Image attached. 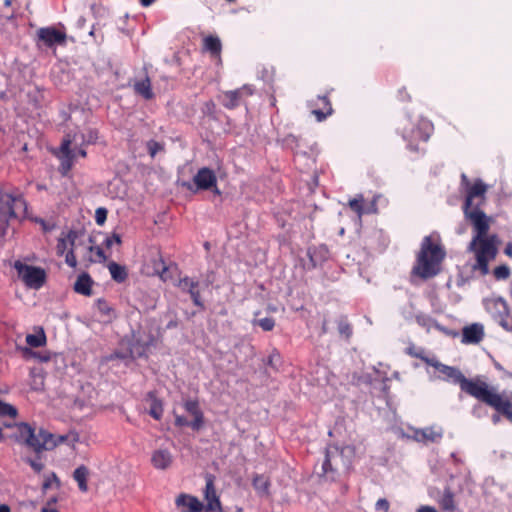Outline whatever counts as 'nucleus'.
I'll return each instance as SVG.
<instances>
[{"label":"nucleus","mask_w":512,"mask_h":512,"mask_svg":"<svg viewBox=\"0 0 512 512\" xmlns=\"http://www.w3.org/2000/svg\"><path fill=\"white\" fill-rule=\"evenodd\" d=\"M415 356L435 369L437 379L459 385L461 391L492 407L512 422V392H499L480 376L466 378L457 367L445 365L434 357L423 354Z\"/></svg>","instance_id":"nucleus-1"},{"label":"nucleus","mask_w":512,"mask_h":512,"mask_svg":"<svg viewBox=\"0 0 512 512\" xmlns=\"http://www.w3.org/2000/svg\"><path fill=\"white\" fill-rule=\"evenodd\" d=\"M466 219L470 221L474 229V236L469 244V251L475 254L476 262L473 270H479L481 275L489 273V262L497 255V237L488 236L492 218L487 216L478 205L475 208L464 209Z\"/></svg>","instance_id":"nucleus-2"},{"label":"nucleus","mask_w":512,"mask_h":512,"mask_svg":"<svg viewBox=\"0 0 512 512\" xmlns=\"http://www.w3.org/2000/svg\"><path fill=\"white\" fill-rule=\"evenodd\" d=\"M15 429V440L31 448L37 455L55 448L60 443L68 442L74 445L78 442L77 434L60 435L56 438L54 434L44 429L36 433L34 428L24 422L15 424Z\"/></svg>","instance_id":"nucleus-3"},{"label":"nucleus","mask_w":512,"mask_h":512,"mask_svg":"<svg viewBox=\"0 0 512 512\" xmlns=\"http://www.w3.org/2000/svg\"><path fill=\"white\" fill-rule=\"evenodd\" d=\"M446 256L437 235L425 236L422 240L420 251L417 255L413 274L422 279L436 276L441 270V263Z\"/></svg>","instance_id":"nucleus-4"},{"label":"nucleus","mask_w":512,"mask_h":512,"mask_svg":"<svg viewBox=\"0 0 512 512\" xmlns=\"http://www.w3.org/2000/svg\"><path fill=\"white\" fill-rule=\"evenodd\" d=\"M27 203L22 195H13L0 189V235H3L11 218H24Z\"/></svg>","instance_id":"nucleus-5"},{"label":"nucleus","mask_w":512,"mask_h":512,"mask_svg":"<svg viewBox=\"0 0 512 512\" xmlns=\"http://www.w3.org/2000/svg\"><path fill=\"white\" fill-rule=\"evenodd\" d=\"M85 245V235L81 231L69 230L62 233L58 238L56 245V253L58 256H65V263L76 268L78 262L75 250L79 246Z\"/></svg>","instance_id":"nucleus-6"},{"label":"nucleus","mask_w":512,"mask_h":512,"mask_svg":"<svg viewBox=\"0 0 512 512\" xmlns=\"http://www.w3.org/2000/svg\"><path fill=\"white\" fill-rule=\"evenodd\" d=\"M98 138V134L95 130H89L86 135L83 133H75L73 136L68 134L62 141L60 146V152H61V161H62V167L65 170H69L72 167L73 160H74V154L70 150V146L72 144L75 145H82V144H91L95 143V141Z\"/></svg>","instance_id":"nucleus-7"},{"label":"nucleus","mask_w":512,"mask_h":512,"mask_svg":"<svg viewBox=\"0 0 512 512\" xmlns=\"http://www.w3.org/2000/svg\"><path fill=\"white\" fill-rule=\"evenodd\" d=\"M14 267L18 277L29 288L39 289L45 282V271L39 267L30 266L20 261H16Z\"/></svg>","instance_id":"nucleus-8"},{"label":"nucleus","mask_w":512,"mask_h":512,"mask_svg":"<svg viewBox=\"0 0 512 512\" xmlns=\"http://www.w3.org/2000/svg\"><path fill=\"white\" fill-rule=\"evenodd\" d=\"M487 185L482 180H476L472 185L467 188V195L464 204V209L475 208L484 203Z\"/></svg>","instance_id":"nucleus-9"},{"label":"nucleus","mask_w":512,"mask_h":512,"mask_svg":"<svg viewBox=\"0 0 512 512\" xmlns=\"http://www.w3.org/2000/svg\"><path fill=\"white\" fill-rule=\"evenodd\" d=\"M340 465H345L343 459V450L338 447H329L326 449L325 460L322 464L323 474L338 470Z\"/></svg>","instance_id":"nucleus-10"},{"label":"nucleus","mask_w":512,"mask_h":512,"mask_svg":"<svg viewBox=\"0 0 512 512\" xmlns=\"http://www.w3.org/2000/svg\"><path fill=\"white\" fill-rule=\"evenodd\" d=\"M443 437V429L437 426L413 430V439L417 442L428 444L438 443Z\"/></svg>","instance_id":"nucleus-11"},{"label":"nucleus","mask_w":512,"mask_h":512,"mask_svg":"<svg viewBox=\"0 0 512 512\" xmlns=\"http://www.w3.org/2000/svg\"><path fill=\"white\" fill-rule=\"evenodd\" d=\"M204 498L206 500V511L215 512L221 511V503L219 497L217 496L216 489L214 486V478L211 475L206 477V486L204 490Z\"/></svg>","instance_id":"nucleus-12"},{"label":"nucleus","mask_w":512,"mask_h":512,"mask_svg":"<svg viewBox=\"0 0 512 512\" xmlns=\"http://www.w3.org/2000/svg\"><path fill=\"white\" fill-rule=\"evenodd\" d=\"M193 183L197 190H209L216 187L217 178L213 170L204 167L195 174Z\"/></svg>","instance_id":"nucleus-13"},{"label":"nucleus","mask_w":512,"mask_h":512,"mask_svg":"<svg viewBox=\"0 0 512 512\" xmlns=\"http://www.w3.org/2000/svg\"><path fill=\"white\" fill-rule=\"evenodd\" d=\"M37 36L48 47H52L55 44L62 45L66 41V34L53 27L40 28Z\"/></svg>","instance_id":"nucleus-14"},{"label":"nucleus","mask_w":512,"mask_h":512,"mask_svg":"<svg viewBox=\"0 0 512 512\" xmlns=\"http://www.w3.org/2000/svg\"><path fill=\"white\" fill-rule=\"evenodd\" d=\"M484 335V326L481 323H472L462 329L461 342L463 344H478L483 340Z\"/></svg>","instance_id":"nucleus-15"},{"label":"nucleus","mask_w":512,"mask_h":512,"mask_svg":"<svg viewBox=\"0 0 512 512\" xmlns=\"http://www.w3.org/2000/svg\"><path fill=\"white\" fill-rule=\"evenodd\" d=\"M183 407L185 411L193 417V420L190 422V427L193 430H199L200 428H202L204 424V415L202 410L200 409L198 401L188 399L184 402Z\"/></svg>","instance_id":"nucleus-16"},{"label":"nucleus","mask_w":512,"mask_h":512,"mask_svg":"<svg viewBox=\"0 0 512 512\" xmlns=\"http://www.w3.org/2000/svg\"><path fill=\"white\" fill-rule=\"evenodd\" d=\"M175 503L180 512H200L204 508L196 497L188 494H180Z\"/></svg>","instance_id":"nucleus-17"},{"label":"nucleus","mask_w":512,"mask_h":512,"mask_svg":"<svg viewBox=\"0 0 512 512\" xmlns=\"http://www.w3.org/2000/svg\"><path fill=\"white\" fill-rule=\"evenodd\" d=\"M173 462V456L168 449H157L153 451L151 463L158 470L168 469Z\"/></svg>","instance_id":"nucleus-18"},{"label":"nucleus","mask_w":512,"mask_h":512,"mask_svg":"<svg viewBox=\"0 0 512 512\" xmlns=\"http://www.w3.org/2000/svg\"><path fill=\"white\" fill-rule=\"evenodd\" d=\"M244 93L251 94V91L246 88L226 91L221 95V101L225 107L229 109L235 108L239 105L240 99Z\"/></svg>","instance_id":"nucleus-19"},{"label":"nucleus","mask_w":512,"mask_h":512,"mask_svg":"<svg viewBox=\"0 0 512 512\" xmlns=\"http://www.w3.org/2000/svg\"><path fill=\"white\" fill-rule=\"evenodd\" d=\"M92 284L93 280L89 274L82 273L78 276L76 282L74 283V290L78 294L90 296L92 294Z\"/></svg>","instance_id":"nucleus-20"},{"label":"nucleus","mask_w":512,"mask_h":512,"mask_svg":"<svg viewBox=\"0 0 512 512\" xmlns=\"http://www.w3.org/2000/svg\"><path fill=\"white\" fill-rule=\"evenodd\" d=\"M90 473L86 466L81 465L77 467L73 472V478L77 482L80 491L87 492L88 491V477Z\"/></svg>","instance_id":"nucleus-21"},{"label":"nucleus","mask_w":512,"mask_h":512,"mask_svg":"<svg viewBox=\"0 0 512 512\" xmlns=\"http://www.w3.org/2000/svg\"><path fill=\"white\" fill-rule=\"evenodd\" d=\"M147 399L150 401L149 414L155 419L160 420L163 416V403L153 392H149Z\"/></svg>","instance_id":"nucleus-22"},{"label":"nucleus","mask_w":512,"mask_h":512,"mask_svg":"<svg viewBox=\"0 0 512 512\" xmlns=\"http://www.w3.org/2000/svg\"><path fill=\"white\" fill-rule=\"evenodd\" d=\"M318 101L321 104V108L313 109L312 113L316 116L318 121H323L329 115L332 114L333 109H332L329 99L326 96L318 97Z\"/></svg>","instance_id":"nucleus-23"},{"label":"nucleus","mask_w":512,"mask_h":512,"mask_svg":"<svg viewBox=\"0 0 512 512\" xmlns=\"http://www.w3.org/2000/svg\"><path fill=\"white\" fill-rule=\"evenodd\" d=\"M88 244L85 243V247L88 250V260L90 262H104L106 261V255L104 254V251L99 246L92 245V239H88Z\"/></svg>","instance_id":"nucleus-24"},{"label":"nucleus","mask_w":512,"mask_h":512,"mask_svg":"<svg viewBox=\"0 0 512 512\" xmlns=\"http://www.w3.org/2000/svg\"><path fill=\"white\" fill-rule=\"evenodd\" d=\"M203 47L213 56H219L221 53L222 44L217 36L210 35L203 39Z\"/></svg>","instance_id":"nucleus-25"},{"label":"nucleus","mask_w":512,"mask_h":512,"mask_svg":"<svg viewBox=\"0 0 512 512\" xmlns=\"http://www.w3.org/2000/svg\"><path fill=\"white\" fill-rule=\"evenodd\" d=\"M491 310L495 321L509 313L506 301L501 298L495 299L491 302Z\"/></svg>","instance_id":"nucleus-26"},{"label":"nucleus","mask_w":512,"mask_h":512,"mask_svg":"<svg viewBox=\"0 0 512 512\" xmlns=\"http://www.w3.org/2000/svg\"><path fill=\"white\" fill-rule=\"evenodd\" d=\"M134 89L136 93L144 97L145 99H151L153 97V92L151 89V83L149 78H146L142 81L136 82L134 84Z\"/></svg>","instance_id":"nucleus-27"},{"label":"nucleus","mask_w":512,"mask_h":512,"mask_svg":"<svg viewBox=\"0 0 512 512\" xmlns=\"http://www.w3.org/2000/svg\"><path fill=\"white\" fill-rule=\"evenodd\" d=\"M438 503L443 510L453 512L455 510V503L452 491L448 488L445 489Z\"/></svg>","instance_id":"nucleus-28"},{"label":"nucleus","mask_w":512,"mask_h":512,"mask_svg":"<svg viewBox=\"0 0 512 512\" xmlns=\"http://www.w3.org/2000/svg\"><path fill=\"white\" fill-rule=\"evenodd\" d=\"M111 277L118 282H122L126 279L127 273L123 266L112 262L108 266Z\"/></svg>","instance_id":"nucleus-29"},{"label":"nucleus","mask_w":512,"mask_h":512,"mask_svg":"<svg viewBox=\"0 0 512 512\" xmlns=\"http://www.w3.org/2000/svg\"><path fill=\"white\" fill-rule=\"evenodd\" d=\"M348 205L351 208V210L358 215L359 218H361L362 215L366 213L364 209L363 195H357L355 198L349 200Z\"/></svg>","instance_id":"nucleus-30"},{"label":"nucleus","mask_w":512,"mask_h":512,"mask_svg":"<svg viewBox=\"0 0 512 512\" xmlns=\"http://www.w3.org/2000/svg\"><path fill=\"white\" fill-rule=\"evenodd\" d=\"M26 343L31 347H41L45 345L46 336L43 330H40V332L36 334H28L26 336Z\"/></svg>","instance_id":"nucleus-31"},{"label":"nucleus","mask_w":512,"mask_h":512,"mask_svg":"<svg viewBox=\"0 0 512 512\" xmlns=\"http://www.w3.org/2000/svg\"><path fill=\"white\" fill-rule=\"evenodd\" d=\"M253 487L260 493H267L269 482L264 476L256 475L253 478Z\"/></svg>","instance_id":"nucleus-32"},{"label":"nucleus","mask_w":512,"mask_h":512,"mask_svg":"<svg viewBox=\"0 0 512 512\" xmlns=\"http://www.w3.org/2000/svg\"><path fill=\"white\" fill-rule=\"evenodd\" d=\"M179 287L181 290L192 294V292L197 290L198 283L186 277L179 281Z\"/></svg>","instance_id":"nucleus-33"},{"label":"nucleus","mask_w":512,"mask_h":512,"mask_svg":"<svg viewBox=\"0 0 512 512\" xmlns=\"http://www.w3.org/2000/svg\"><path fill=\"white\" fill-rule=\"evenodd\" d=\"M0 416L15 418L17 416V409L2 400H0Z\"/></svg>","instance_id":"nucleus-34"},{"label":"nucleus","mask_w":512,"mask_h":512,"mask_svg":"<svg viewBox=\"0 0 512 512\" xmlns=\"http://www.w3.org/2000/svg\"><path fill=\"white\" fill-rule=\"evenodd\" d=\"M146 146L151 157H155L158 152L164 150V145L155 140L148 141Z\"/></svg>","instance_id":"nucleus-35"},{"label":"nucleus","mask_w":512,"mask_h":512,"mask_svg":"<svg viewBox=\"0 0 512 512\" xmlns=\"http://www.w3.org/2000/svg\"><path fill=\"white\" fill-rule=\"evenodd\" d=\"M510 275V269L506 265L498 266L494 269V276L496 279H506Z\"/></svg>","instance_id":"nucleus-36"},{"label":"nucleus","mask_w":512,"mask_h":512,"mask_svg":"<svg viewBox=\"0 0 512 512\" xmlns=\"http://www.w3.org/2000/svg\"><path fill=\"white\" fill-rule=\"evenodd\" d=\"M257 324L264 330V331H271L275 326V321L271 317H266L259 319L257 321Z\"/></svg>","instance_id":"nucleus-37"},{"label":"nucleus","mask_w":512,"mask_h":512,"mask_svg":"<svg viewBox=\"0 0 512 512\" xmlns=\"http://www.w3.org/2000/svg\"><path fill=\"white\" fill-rule=\"evenodd\" d=\"M24 461H25L26 463H28V464L31 466V468H32L35 472H37V473L41 472V471L43 470V468H44V465H43V463L40 461V458H39V457H37L36 459H32V458L26 457V458H24Z\"/></svg>","instance_id":"nucleus-38"},{"label":"nucleus","mask_w":512,"mask_h":512,"mask_svg":"<svg viewBox=\"0 0 512 512\" xmlns=\"http://www.w3.org/2000/svg\"><path fill=\"white\" fill-rule=\"evenodd\" d=\"M107 209L104 207H99L95 211V221L98 225H103L107 219Z\"/></svg>","instance_id":"nucleus-39"},{"label":"nucleus","mask_w":512,"mask_h":512,"mask_svg":"<svg viewBox=\"0 0 512 512\" xmlns=\"http://www.w3.org/2000/svg\"><path fill=\"white\" fill-rule=\"evenodd\" d=\"M496 322L506 331L512 332V317L509 313L506 314V316L496 320Z\"/></svg>","instance_id":"nucleus-40"},{"label":"nucleus","mask_w":512,"mask_h":512,"mask_svg":"<svg viewBox=\"0 0 512 512\" xmlns=\"http://www.w3.org/2000/svg\"><path fill=\"white\" fill-rule=\"evenodd\" d=\"M121 243V238L118 234H113L112 236L110 237H107L105 240H104V245L107 247V248H111L114 244H120Z\"/></svg>","instance_id":"nucleus-41"},{"label":"nucleus","mask_w":512,"mask_h":512,"mask_svg":"<svg viewBox=\"0 0 512 512\" xmlns=\"http://www.w3.org/2000/svg\"><path fill=\"white\" fill-rule=\"evenodd\" d=\"M97 307L103 315L110 316L112 309L108 306V304L105 301L98 300Z\"/></svg>","instance_id":"nucleus-42"},{"label":"nucleus","mask_w":512,"mask_h":512,"mask_svg":"<svg viewBox=\"0 0 512 512\" xmlns=\"http://www.w3.org/2000/svg\"><path fill=\"white\" fill-rule=\"evenodd\" d=\"M376 510L377 511L388 512V510H389V502L386 499H384V498L379 499L376 502Z\"/></svg>","instance_id":"nucleus-43"},{"label":"nucleus","mask_w":512,"mask_h":512,"mask_svg":"<svg viewBox=\"0 0 512 512\" xmlns=\"http://www.w3.org/2000/svg\"><path fill=\"white\" fill-rule=\"evenodd\" d=\"M175 425L178 427L190 426V422L183 416L175 414Z\"/></svg>","instance_id":"nucleus-44"},{"label":"nucleus","mask_w":512,"mask_h":512,"mask_svg":"<svg viewBox=\"0 0 512 512\" xmlns=\"http://www.w3.org/2000/svg\"><path fill=\"white\" fill-rule=\"evenodd\" d=\"M52 482L56 483L57 486H60V480L58 479L55 473H52L51 479H47L43 483V489H48L51 486Z\"/></svg>","instance_id":"nucleus-45"},{"label":"nucleus","mask_w":512,"mask_h":512,"mask_svg":"<svg viewBox=\"0 0 512 512\" xmlns=\"http://www.w3.org/2000/svg\"><path fill=\"white\" fill-rule=\"evenodd\" d=\"M33 378H34V381H33L32 388L34 390H40L43 387L42 377L40 375H34Z\"/></svg>","instance_id":"nucleus-46"},{"label":"nucleus","mask_w":512,"mask_h":512,"mask_svg":"<svg viewBox=\"0 0 512 512\" xmlns=\"http://www.w3.org/2000/svg\"><path fill=\"white\" fill-rule=\"evenodd\" d=\"M190 295H191L192 300L196 306L203 307L198 289L195 292H192V294H190Z\"/></svg>","instance_id":"nucleus-47"},{"label":"nucleus","mask_w":512,"mask_h":512,"mask_svg":"<svg viewBox=\"0 0 512 512\" xmlns=\"http://www.w3.org/2000/svg\"><path fill=\"white\" fill-rule=\"evenodd\" d=\"M40 512H59L55 507L51 506V502H46L45 505L41 508Z\"/></svg>","instance_id":"nucleus-48"},{"label":"nucleus","mask_w":512,"mask_h":512,"mask_svg":"<svg viewBox=\"0 0 512 512\" xmlns=\"http://www.w3.org/2000/svg\"><path fill=\"white\" fill-rule=\"evenodd\" d=\"M73 145H74L75 147L77 146V145H75V144H73ZM70 150L72 151V153H73L74 155H80V156H81V157H83V158H84V157H86V151H85V149H83V148H79V149H77V150H76V148H75V149H71V148H70ZM75 157H76V156H74V158H75Z\"/></svg>","instance_id":"nucleus-49"},{"label":"nucleus","mask_w":512,"mask_h":512,"mask_svg":"<svg viewBox=\"0 0 512 512\" xmlns=\"http://www.w3.org/2000/svg\"><path fill=\"white\" fill-rule=\"evenodd\" d=\"M417 512H438V511L432 506H421L418 508Z\"/></svg>","instance_id":"nucleus-50"},{"label":"nucleus","mask_w":512,"mask_h":512,"mask_svg":"<svg viewBox=\"0 0 512 512\" xmlns=\"http://www.w3.org/2000/svg\"><path fill=\"white\" fill-rule=\"evenodd\" d=\"M339 329H340L341 333H344L347 335H349L351 332L350 327L348 325H340Z\"/></svg>","instance_id":"nucleus-51"},{"label":"nucleus","mask_w":512,"mask_h":512,"mask_svg":"<svg viewBox=\"0 0 512 512\" xmlns=\"http://www.w3.org/2000/svg\"><path fill=\"white\" fill-rule=\"evenodd\" d=\"M461 179H462V184L468 188L470 186V182L468 180V177L465 175V174H462L461 176Z\"/></svg>","instance_id":"nucleus-52"},{"label":"nucleus","mask_w":512,"mask_h":512,"mask_svg":"<svg viewBox=\"0 0 512 512\" xmlns=\"http://www.w3.org/2000/svg\"><path fill=\"white\" fill-rule=\"evenodd\" d=\"M155 1L156 0H140V3H141L142 6L148 7V6H150Z\"/></svg>","instance_id":"nucleus-53"},{"label":"nucleus","mask_w":512,"mask_h":512,"mask_svg":"<svg viewBox=\"0 0 512 512\" xmlns=\"http://www.w3.org/2000/svg\"><path fill=\"white\" fill-rule=\"evenodd\" d=\"M505 253L508 255V256H512V243H509L506 248H505Z\"/></svg>","instance_id":"nucleus-54"},{"label":"nucleus","mask_w":512,"mask_h":512,"mask_svg":"<svg viewBox=\"0 0 512 512\" xmlns=\"http://www.w3.org/2000/svg\"><path fill=\"white\" fill-rule=\"evenodd\" d=\"M159 263L161 264L162 266V271L160 272L159 269H157V272L159 273V275L162 277L163 276V273L167 270V268L164 266V263L161 259H159Z\"/></svg>","instance_id":"nucleus-55"},{"label":"nucleus","mask_w":512,"mask_h":512,"mask_svg":"<svg viewBox=\"0 0 512 512\" xmlns=\"http://www.w3.org/2000/svg\"><path fill=\"white\" fill-rule=\"evenodd\" d=\"M0 512H11L10 507L6 504L0 505Z\"/></svg>","instance_id":"nucleus-56"},{"label":"nucleus","mask_w":512,"mask_h":512,"mask_svg":"<svg viewBox=\"0 0 512 512\" xmlns=\"http://www.w3.org/2000/svg\"><path fill=\"white\" fill-rule=\"evenodd\" d=\"M499 421H500V416H499L498 414H494V415L492 416V422H493L494 424H497Z\"/></svg>","instance_id":"nucleus-57"},{"label":"nucleus","mask_w":512,"mask_h":512,"mask_svg":"<svg viewBox=\"0 0 512 512\" xmlns=\"http://www.w3.org/2000/svg\"><path fill=\"white\" fill-rule=\"evenodd\" d=\"M47 502H51V506H52V507H55L54 505H55V504H56V502H57V498H56V497H53V498L49 499Z\"/></svg>","instance_id":"nucleus-58"},{"label":"nucleus","mask_w":512,"mask_h":512,"mask_svg":"<svg viewBox=\"0 0 512 512\" xmlns=\"http://www.w3.org/2000/svg\"><path fill=\"white\" fill-rule=\"evenodd\" d=\"M131 353L134 354V353H137V355H142V352H135L134 349L131 350Z\"/></svg>","instance_id":"nucleus-59"},{"label":"nucleus","mask_w":512,"mask_h":512,"mask_svg":"<svg viewBox=\"0 0 512 512\" xmlns=\"http://www.w3.org/2000/svg\"><path fill=\"white\" fill-rule=\"evenodd\" d=\"M5 4H6L7 6H9V5L11 4V1H10V0H6V1H5Z\"/></svg>","instance_id":"nucleus-60"},{"label":"nucleus","mask_w":512,"mask_h":512,"mask_svg":"<svg viewBox=\"0 0 512 512\" xmlns=\"http://www.w3.org/2000/svg\"><path fill=\"white\" fill-rule=\"evenodd\" d=\"M41 361H47L48 360V357H44V358H40Z\"/></svg>","instance_id":"nucleus-61"}]
</instances>
